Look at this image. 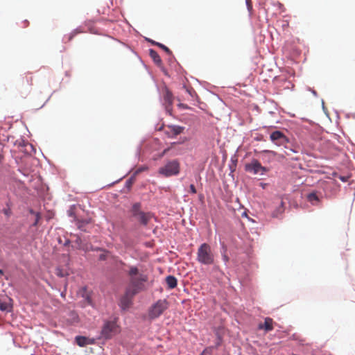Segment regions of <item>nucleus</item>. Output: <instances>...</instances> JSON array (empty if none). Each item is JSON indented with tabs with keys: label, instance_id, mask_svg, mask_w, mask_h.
<instances>
[{
	"label": "nucleus",
	"instance_id": "obj_1",
	"mask_svg": "<svg viewBox=\"0 0 355 355\" xmlns=\"http://www.w3.org/2000/svg\"><path fill=\"white\" fill-rule=\"evenodd\" d=\"M128 275L130 276V286L125 296L121 300V306L123 309H127L130 306L132 298L142 291L143 284L148 280L147 275L139 273L136 266H130Z\"/></svg>",
	"mask_w": 355,
	"mask_h": 355
},
{
	"label": "nucleus",
	"instance_id": "obj_2",
	"mask_svg": "<svg viewBox=\"0 0 355 355\" xmlns=\"http://www.w3.org/2000/svg\"><path fill=\"white\" fill-rule=\"evenodd\" d=\"M197 260L204 265H211L214 262V255L211 246L204 243L200 245L197 252Z\"/></svg>",
	"mask_w": 355,
	"mask_h": 355
},
{
	"label": "nucleus",
	"instance_id": "obj_3",
	"mask_svg": "<svg viewBox=\"0 0 355 355\" xmlns=\"http://www.w3.org/2000/svg\"><path fill=\"white\" fill-rule=\"evenodd\" d=\"M180 164L178 159L168 160L158 170V173L164 177L177 175L180 173Z\"/></svg>",
	"mask_w": 355,
	"mask_h": 355
},
{
	"label": "nucleus",
	"instance_id": "obj_4",
	"mask_svg": "<svg viewBox=\"0 0 355 355\" xmlns=\"http://www.w3.org/2000/svg\"><path fill=\"white\" fill-rule=\"evenodd\" d=\"M169 306L168 302L164 300H159L151 305L148 309V316L150 320L159 318Z\"/></svg>",
	"mask_w": 355,
	"mask_h": 355
},
{
	"label": "nucleus",
	"instance_id": "obj_5",
	"mask_svg": "<svg viewBox=\"0 0 355 355\" xmlns=\"http://www.w3.org/2000/svg\"><path fill=\"white\" fill-rule=\"evenodd\" d=\"M141 203L136 202L133 204L131 213L133 217H135L142 225H147L150 220L153 217V214L150 212H144L141 210Z\"/></svg>",
	"mask_w": 355,
	"mask_h": 355
},
{
	"label": "nucleus",
	"instance_id": "obj_6",
	"mask_svg": "<svg viewBox=\"0 0 355 355\" xmlns=\"http://www.w3.org/2000/svg\"><path fill=\"white\" fill-rule=\"evenodd\" d=\"M119 332V327L116 321H106L102 327L101 331V338L110 339Z\"/></svg>",
	"mask_w": 355,
	"mask_h": 355
},
{
	"label": "nucleus",
	"instance_id": "obj_7",
	"mask_svg": "<svg viewBox=\"0 0 355 355\" xmlns=\"http://www.w3.org/2000/svg\"><path fill=\"white\" fill-rule=\"evenodd\" d=\"M245 170L248 172L253 173L254 174L261 175H263L268 171V169L261 166V163L257 159H253L251 163L246 164Z\"/></svg>",
	"mask_w": 355,
	"mask_h": 355
},
{
	"label": "nucleus",
	"instance_id": "obj_8",
	"mask_svg": "<svg viewBox=\"0 0 355 355\" xmlns=\"http://www.w3.org/2000/svg\"><path fill=\"white\" fill-rule=\"evenodd\" d=\"M270 140L277 146L285 145L288 143V137L281 131L276 130L270 135Z\"/></svg>",
	"mask_w": 355,
	"mask_h": 355
},
{
	"label": "nucleus",
	"instance_id": "obj_9",
	"mask_svg": "<svg viewBox=\"0 0 355 355\" xmlns=\"http://www.w3.org/2000/svg\"><path fill=\"white\" fill-rule=\"evenodd\" d=\"M184 130V127L176 125H168L166 126L165 130V134L171 138L175 137L180 135Z\"/></svg>",
	"mask_w": 355,
	"mask_h": 355
},
{
	"label": "nucleus",
	"instance_id": "obj_10",
	"mask_svg": "<svg viewBox=\"0 0 355 355\" xmlns=\"http://www.w3.org/2000/svg\"><path fill=\"white\" fill-rule=\"evenodd\" d=\"M164 105L168 112H171L172 110V105L173 103V94L167 89L165 88L164 94Z\"/></svg>",
	"mask_w": 355,
	"mask_h": 355
},
{
	"label": "nucleus",
	"instance_id": "obj_11",
	"mask_svg": "<svg viewBox=\"0 0 355 355\" xmlns=\"http://www.w3.org/2000/svg\"><path fill=\"white\" fill-rule=\"evenodd\" d=\"M259 329L270 331L273 329V320L270 318H266L264 323L259 324Z\"/></svg>",
	"mask_w": 355,
	"mask_h": 355
},
{
	"label": "nucleus",
	"instance_id": "obj_12",
	"mask_svg": "<svg viewBox=\"0 0 355 355\" xmlns=\"http://www.w3.org/2000/svg\"><path fill=\"white\" fill-rule=\"evenodd\" d=\"M307 200L313 205H318L320 202V198L316 192H312L307 195Z\"/></svg>",
	"mask_w": 355,
	"mask_h": 355
},
{
	"label": "nucleus",
	"instance_id": "obj_13",
	"mask_svg": "<svg viewBox=\"0 0 355 355\" xmlns=\"http://www.w3.org/2000/svg\"><path fill=\"white\" fill-rule=\"evenodd\" d=\"M89 338L85 336H78L76 337V342L80 347H85L89 344H91L89 341Z\"/></svg>",
	"mask_w": 355,
	"mask_h": 355
},
{
	"label": "nucleus",
	"instance_id": "obj_14",
	"mask_svg": "<svg viewBox=\"0 0 355 355\" xmlns=\"http://www.w3.org/2000/svg\"><path fill=\"white\" fill-rule=\"evenodd\" d=\"M166 282L170 289L174 288L177 286V279L174 276L169 275L166 277Z\"/></svg>",
	"mask_w": 355,
	"mask_h": 355
},
{
	"label": "nucleus",
	"instance_id": "obj_15",
	"mask_svg": "<svg viewBox=\"0 0 355 355\" xmlns=\"http://www.w3.org/2000/svg\"><path fill=\"white\" fill-rule=\"evenodd\" d=\"M149 55L157 65H160L162 64V59L157 51L153 49H150Z\"/></svg>",
	"mask_w": 355,
	"mask_h": 355
},
{
	"label": "nucleus",
	"instance_id": "obj_16",
	"mask_svg": "<svg viewBox=\"0 0 355 355\" xmlns=\"http://www.w3.org/2000/svg\"><path fill=\"white\" fill-rule=\"evenodd\" d=\"M152 43L153 44L159 46L162 49H163L168 55H172L171 51L167 46H166L165 45H164V44H162L161 43H159V42H152Z\"/></svg>",
	"mask_w": 355,
	"mask_h": 355
},
{
	"label": "nucleus",
	"instance_id": "obj_17",
	"mask_svg": "<svg viewBox=\"0 0 355 355\" xmlns=\"http://www.w3.org/2000/svg\"><path fill=\"white\" fill-rule=\"evenodd\" d=\"M30 213L32 214H35V222L33 223V226H36L38 223H39V220H40L41 218V215L40 213L38 212H35L33 210H30Z\"/></svg>",
	"mask_w": 355,
	"mask_h": 355
},
{
	"label": "nucleus",
	"instance_id": "obj_18",
	"mask_svg": "<svg viewBox=\"0 0 355 355\" xmlns=\"http://www.w3.org/2000/svg\"><path fill=\"white\" fill-rule=\"evenodd\" d=\"M10 305L8 303L6 302H2L1 300H0V310L1 311H7L9 309Z\"/></svg>",
	"mask_w": 355,
	"mask_h": 355
},
{
	"label": "nucleus",
	"instance_id": "obj_19",
	"mask_svg": "<svg viewBox=\"0 0 355 355\" xmlns=\"http://www.w3.org/2000/svg\"><path fill=\"white\" fill-rule=\"evenodd\" d=\"M246 5H247L248 10H249V12H251V10H252V3H251V1L250 0H246Z\"/></svg>",
	"mask_w": 355,
	"mask_h": 355
},
{
	"label": "nucleus",
	"instance_id": "obj_20",
	"mask_svg": "<svg viewBox=\"0 0 355 355\" xmlns=\"http://www.w3.org/2000/svg\"><path fill=\"white\" fill-rule=\"evenodd\" d=\"M184 88L185 89L186 92L191 96H193V93H195V91L192 88H188L185 86L184 87Z\"/></svg>",
	"mask_w": 355,
	"mask_h": 355
},
{
	"label": "nucleus",
	"instance_id": "obj_21",
	"mask_svg": "<svg viewBox=\"0 0 355 355\" xmlns=\"http://www.w3.org/2000/svg\"><path fill=\"white\" fill-rule=\"evenodd\" d=\"M189 189H190V192L195 194L196 193L197 191H196V189L195 187V186L193 184H191L190 187H189Z\"/></svg>",
	"mask_w": 355,
	"mask_h": 355
},
{
	"label": "nucleus",
	"instance_id": "obj_22",
	"mask_svg": "<svg viewBox=\"0 0 355 355\" xmlns=\"http://www.w3.org/2000/svg\"><path fill=\"white\" fill-rule=\"evenodd\" d=\"M211 354L210 349H205L200 355H209Z\"/></svg>",
	"mask_w": 355,
	"mask_h": 355
},
{
	"label": "nucleus",
	"instance_id": "obj_23",
	"mask_svg": "<svg viewBox=\"0 0 355 355\" xmlns=\"http://www.w3.org/2000/svg\"><path fill=\"white\" fill-rule=\"evenodd\" d=\"M223 259L225 261V263H227L229 261V257L226 254H223Z\"/></svg>",
	"mask_w": 355,
	"mask_h": 355
},
{
	"label": "nucleus",
	"instance_id": "obj_24",
	"mask_svg": "<svg viewBox=\"0 0 355 355\" xmlns=\"http://www.w3.org/2000/svg\"><path fill=\"white\" fill-rule=\"evenodd\" d=\"M132 182H133V178H130V180H128L127 181V182H126L127 186H128V187H130L132 185Z\"/></svg>",
	"mask_w": 355,
	"mask_h": 355
},
{
	"label": "nucleus",
	"instance_id": "obj_25",
	"mask_svg": "<svg viewBox=\"0 0 355 355\" xmlns=\"http://www.w3.org/2000/svg\"><path fill=\"white\" fill-rule=\"evenodd\" d=\"M76 33H77V32H75V31H74L73 33H72L71 34L70 37H69V40H71L73 38V37Z\"/></svg>",
	"mask_w": 355,
	"mask_h": 355
},
{
	"label": "nucleus",
	"instance_id": "obj_26",
	"mask_svg": "<svg viewBox=\"0 0 355 355\" xmlns=\"http://www.w3.org/2000/svg\"><path fill=\"white\" fill-rule=\"evenodd\" d=\"M87 302L89 304H92V300L90 299V297L89 296H87V298H86Z\"/></svg>",
	"mask_w": 355,
	"mask_h": 355
},
{
	"label": "nucleus",
	"instance_id": "obj_27",
	"mask_svg": "<svg viewBox=\"0 0 355 355\" xmlns=\"http://www.w3.org/2000/svg\"><path fill=\"white\" fill-rule=\"evenodd\" d=\"M263 153H274L273 151H270V150H263Z\"/></svg>",
	"mask_w": 355,
	"mask_h": 355
},
{
	"label": "nucleus",
	"instance_id": "obj_28",
	"mask_svg": "<svg viewBox=\"0 0 355 355\" xmlns=\"http://www.w3.org/2000/svg\"><path fill=\"white\" fill-rule=\"evenodd\" d=\"M3 212L7 216H9V214H10V211L9 210H4Z\"/></svg>",
	"mask_w": 355,
	"mask_h": 355
},
{
	"label": "nucleus",
	"instance_id": "obj_29",
	"mask_svg": "<svg viewBox=\"0 0 355 355\" xmlns=\"http://www.w3.org/2000/svg\"><path fill=\"white\" fill-rule=\"evenodd\" d=\"M3 158V156L2 155H0V163L1 162Z\"/></svg>",
	"mask_w": 355,
	"mask_h": 355
},
{
	"label": "nucleus",
	"instance_id": "obj_30",
	"mask_svg": "<svg viewBox=\"0 0 355 355\" xmlns=\"http://www.w3.org/2000/svg\"><path fill=\"white\" fill-rule=\"evenodd\" d=\"M243 216H245V217H247V214L246 212H243V214H242Z\"/></svg>",
	"mask_w": 355,
	"mask_h": 355
},
{
	"label": "nucleus",
	"instance_id": "obj_31",
	"mask_svg": "<svg viewBox=\"0 0 355 355\" xmlns=\"http://www.w3.org/2000/svg\"><path fill=\"white\" fill-rule=\"evenodd\" d=\"M3 271L1 269H0V275H3Z\"/></svg>",
	"mask_w": 355,
	"mask_h": 355
},
{
	"label": "nucleus",
	"instance_id": "obj_32",
	"mask_svg": "<svg viewBox=\"0 0 355 355\" xmlns=\"http://www.w3.org/2000/svg\"><path fill=\"white\" fill-rule=\"evenodd\" d=\"M101 259H105V257H104V256H103V255H101Z\"/></svg>",
	"mask_w": 355,
	"mask_h": 355
},
{
	"label": "nucleus",
	"instance_id": "obj_33",
	"mask_svg": "<svg viewBox=\"0 0 355 355\" xmlns=\"http://www.w3.org/2000/svg\"><path fill=\"white\" fill-rule=\"evenodd\" d=\"M60 276H62V272H60V274H58Z\"/></svg>",
	"mask_w": 355,
	"mask_h": 355
},
{
	"label": "nucleus",
	"instance_id": "obj_34",
	"mask_svg": "<svg viewBox=\"0 0 355 355\" xmlns=\"http://www.w3.org/2000/svg\"><path fill=\"white\" fill-rule=\"evenodd\" d=\"M60 276H62V272H60V274H58Z\"/></svg>",
	"mask_w": 355,
	"mask_h": 355
},
{
	"label": "nucleus",
	"instance_id": "obj_35",
	"mask_svg": "<svg viewBox=\"0 0 355 355\" xmlns=\"http://www.w3.org/2000/svg\"><path fill=\"white\" fill-rule=\"evenodd\" d=\"M80 241V238H77V242Z\"/></svg>",
	"mask_w": 355,
	"mask_h": 355
}]
</instances>
